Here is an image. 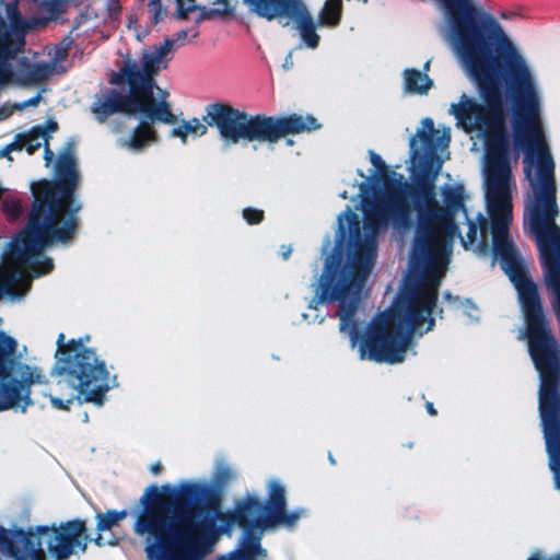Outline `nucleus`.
<instances>
[{"label":"nucleus","instance_id":"20e7f679","mask_svg":"<svg viewBox=\"0 0 560 560\" xmlns=\"http://www.w3.org/2000/svg\"><path fill=\"white\" fill-rule=\"evenodd\" d=\"M63 338V335L58 338L57 355H66L59 359L60 366L56 372L59 378L49 394L44 395L58 410H69L77 399L102 406L104 395L117 386L116 376L93 350L74 341L66 346Z\"/></svg>","mask_w":560,"mask_h":560},{"label":"nucleus","instance_id":"4468645a","mask_svg":"<svg viewBox=\"0 0 560 560\" xmlns=\"http://www.w3.org/2000/svg\"><path fill=\"white\" fill-rule=\"evenodd\" d=\"M45 375L37 366L22 364L18 369V380L4 385L5 396L9 399L7 406H0V410L21 407L22 411L32 404L30 387L34 384H42Z\"/></svg>","mask_w":560,"mask_h":560},{"label":"nucleus","instance_id":"9b49d317","mask_svg":"<svg viewBox=\"0 0 560 560\" xmlns=\"http://www.w3.org/2000/svg\"><path fill=\"white\" fill-rule=\"evenodd\" d=\"M252 13L268 21H285L293 23L299 30L302 40L310 48H316L319 36L315 32V23L302 0H243Z\"/></svg>","mask_w":560,"mask_h":560},{"label":"nucleus","instance_id":"f8f14e48","mask_svg":"<svg viewBox=\"0 0 560 560\" xmlns=\"http://www.w3.org/2000/svg\"><path fill=\"white\" fill-rule=\"evenodd\" d=\"M84 532L83 522L72 521L60 527H37L35 532L30 533L28 541L38 547L37 559L44 558L43 547L46 546L56 560H66L77 548L85 550Z\"/></svg>","mask_w":560,"mask_h":560},{"label":"nucleus","instance_id":"5701e85b","mask_svg":"<svg viewBox=\"0 0 560 560\" xmlns=\"http://www.w3.org/2000/svg\"><path fill=\"white\" fill-rule=\"evenodd\" d=\"M235 477V472L223 462L217 463L215 472L213 475V487H221Z\"/></svg>","mask_w":560,"mask_h":560},{"label":"nucleus","instance_id":"a19ab883","mask_svg":"<svg viewBox=\"0 0 560 560\" xmlns=\"http://www.w3.org/2000/svg\"><path fill=\"white\" fill-rule=\"evenodd\" d=\"M341 197L346 199L347 198L346 192L341 194Z\"/></svg>","mask_w":560,"mask_h":560},{"label":"nucleus","instance_id":"e433bc0d","mask_svg":"<svg viewBox=\"0 0 560 560\" xmlns=\"http://www.w3.org/2000/svg\"><path fill=\"white\" fill-rule=\"evenodd\" d=\"M291 252H292V249L290 247H285L282 253L283 258L284 259L289 258V256L291 255Z\"/></svg>","mask_w":560,"mask_h":560},{"label":"nucleus","instance_id":"cd10ccee","mask_svg":"<svg viewBox=\"0 0 560 560\" xmlns=\"http://www.w3.org/2000/svg\"><path fill=\"white\" fill-rule=\"evenodd\" d=\"M262 211L257 209L247 208L243 211V217L249 224L259 223L262 220Z\"/></svg>","mask_w":560,"mask_h":560},{"label":"nucleus","instance_id":"2eb2a0df","mask_svg":"<svg viewBox=\"0 0 560 560\" xmlns=\"http://www.w3.org/2000/svg\"><path fill=\"white\" fill-rule=\"evenodd\" d=\"M57 129L56 122H49L47 128L34 127L27 133L16 136L15 140L0 150V159L8 158L12 160L11 153L26 149L28 154L34 153L43 144L47 145L48 135Z\"/></svg>","mask_w":560,"mask_h":560},{"label":"nucleus","instance_id":"c85d7f7f","mask_svg":"<svg viewBox=\"0 0 560 560\" xmlns=\"http://www.w3.org/2000/svg\"><path fill=\"white\" fill-rule=\"evenodd\" d=\"M149 5V12L153 18L154 22H158L160 15L162 14V9L160 4V0H147Z\"/></svg>","mask_w":560,"mask_h":560},{"label":"nucleus","instance_id":"473e14b6","mask_svg":"<svg viewBox=\"0 0 560 560\" xmlns=\"http://www.w3.org/2000/svg\"><path fill=\"white\" fill-rule=\"evenodd\" d=\"M45 160H46L47 164H49L52 160V152L49 151V149L47 147L45 148Z\"/></svg>","mask_w":560,"mask_h":560},{"label":"nucleus","instance_id":"ddd939ff","mask_svg":"<svg viewBox=\"0 0 560 560\" xmlns=\"http://www.w3.org/2000/svg\"><path fill=\"white\" fill-rule=\"evenodd\" d=\"M451 142V130L445 126L434 127L431 118L421 120V126L416 135L410 139L412 172L416 173L418 167H422L429 160L432 162L436 159L434 175L441 168L442 158Z\"/></svg>","mask_w":560,"mask_h":560},{"label":"nucleus","instance_id":"393cba45","mask_svg":"<svg viewBox=\"0 0 560 560\" xmlns=\"http://www.w3.org/2000/svg\"><path fill=\"white\" fill-rule=\"evenodd\" d=\"M208 488L206 482H187L180 486V491L185 494H198Z\"/></svg>","mask_w":560,"mask_h":560},{"label":"nucleus","instance_id":"b1692460","mask_svg":"<svg viewBox=\"0 0 560 560\" xmlns=\"http://www.w3.org/2000/svg\"><path fill=\"white\" fill-rule=\"evenodd\" d=\"M15 348L16 341L4 332H0V352L3 354H12Z\"/></svg>","mask_w":560,"mask_h":560},{"label":"nucleus","instance_id":"ea45409f","mask_svg":"<svg viewBox=\"0 0 560 560\" xmlns=\"http://www.w3.org/2000/svg\"><path fill=\"white\" fill-rule=\"evenodd\" d=\"M163 491L170 492V491H172V489L170 487H163Z\"/></svg>","mask_w":560,"mask_h":560},{"label":"nucleus","instance_id":"58836bf2","mask_svg":"<svg viewBox=\"0 0 560 560\" xmlns=\"http://www.w3.org/2000/svg\"><path fill=\"white\" fill-rule=\"evenodd\" d=\"M429 67H430V61H428L425 65H424V70L428 71L429 70Z\"/></svg>","mask_w":560,"mask_h":560},{"label":"nucleus","instance_id":"f3484780","mask_svg":"<svg viewBox=\"0 0 560 560\" xmlns=\"http://www.w3.org/2000/svg\"><path fill=\"white\" fill-rule=\"evenodd\" d=\"M208 132V127L198 118L180 121L176 127L171 130L170 137L178 138L183 144H186L189 139L202 137Z\"/></svg>","mask_w":560,"mask_h":560},{"label":"nucleus","instance_id":"79ce46f5","mask_svg":"<svg viewBox=\"0 0 560 560\" xmlns=\"http://www.w3.org/2000/svg\"><path fill=\"white\" fill-rule=\"evenodd\" d=\"M151 490H152L153 492H158V488H155V487H154V488H152Z\"/></svg>","mask_w":560,"mask_h":560},{"label":"nucleus","instance_id":"dca6fc26","mask_svg":"<svg viewBox=\"0 0 560 560\" xmlns=\"http://www.w3.org/2000/svg\"><path fill=\"white\" fill-rule=\"evenodd\" d=\"M175 5L177 16L187 19L189 14L197 13H222L228 10V3L224 0H168Z\"/></svg>","mask_w":560,"mask_h":560},{"label":"nucleus","instance_id":"7ed1b4c3","mask_svg":"<svg viewBox=\"0 0 560 560\" xmlns=\"http://www.w3.org/2000/svg\"><path fill=\"white\" fill-rule=\"evenodd\" d=\"M56 177V183L43 180L32 186L35 200L30 223L0 272V291L10 295H23L34 277L50 272L52 261L42 252L50 244L67 242L75 233L80 205L73 200V190L79 175L70 149L59 155Z\"/></svg>","mask_w":560,"mask_h":560},{"label":"nucleus","instance_id":"f704fd0d","mask_svg":"<svg viewBox=\"0 0 560 560\" xmlns=\"http://www.w3.org/2000/svg\"><path fill=\"white\" fill-rule=\"evenodd\" d=\"M110 5V11H114L118 8L116 0H106ZM109 15L112 16V12H109Z\"/></svg>","mask_w":560,"mask_h":560},{"label":"nucleus","instance_id":"aec40b11","mask_svg":"<svg viewBox=\"0 0 560 560\" xmlns=\"http://www.w3.org/2000/svg\"><path fill=\"white\" fill-rule=\"evenodd\" d=\"M255 556L264 558L266 552L260 547L259 538H252L245 534L241 542V549L231 555V560H253Z\"/></svg>","mask_w":560,"mask_h":560},{"label":"nucleus","instance_id":"72a5a7b5","mask_svg":"<svg viewBox=\"0 0 560 560\" xmlns=\"http://www.w3.org/2000/svg\"><path fill=\"white\" fill-rule=\"evenodd\" d=\"M8 377V373L4 366L0 365V381L3 382Z\"/></svg>","mask_w":560,"mask_h":560},{"label":"nucleus","instance_id":"bb28decb","mask_svg":"<svg viewBox=\"0 0 560 560\" xmlns=\"http://www.w3.org/2000/svg\"><path fill=\"white\" fill-rule=\"evenodd\" d=\"M3 210L11 218L16 217L21 211L20 202L13 198L3 201Z\"/></svg>","mask_w":560,"mask_h":560},{"label":"nucleus","instance_id":"1a4fd4ad","mask_svg":"<svg viewBox=\"0 0 560 560\" xmlns=\"http://www.w3.org/2000/svg\"><path fill=\"white\" fill-rule=\"evenodd\" d=\"M172 47L173 40L166 39L159 46L145 48L140 60L129 59L125 62L114 82L127 83L131 92H136L141 98L158 103V92L161 89L155 84L154 77L167 67Z\"/></svg>","mask_w":560,"mask_h":560},{"label":"nucleus","instance_id":"0eeeda50","mask_svg":"<svg viewBox=\"0 0 560 560\" xmlns=\"http://www.w3.org/2000/svg\"><path fill=\"white\" fill-rule=\"evenodd\" d=\"M191 513H183L176 517V526L180 533L173 539L167 527L164 512L153 510L139 518L135 532L145 537L147 552L156 560H197L211 550V546L203 541L202 529L192 523Z\"/></svg>","mask_w":560,"mask_h":560},{"label":"nucleus","instance_id":"39448f33","mask_svg":"<svg viewBox=\"0 0 560 560\" xmlns=\"http://www.w3.org/2000/svg\"><path fill=\"white\" fill-rule=\"evenodd\" d=\"M203 119L208 125L218 127L226 144H236L241 141L272 144L289 133H301L319 128L316 119L311 115L248 116L244 112L222 104L209 105Z\"/></svg>","mask_w":560,"mask_h":560},{"label":"nucleus","instance_id":"7c9ffc66","mask_svg":"<svg viewBox=\"0 0 560 560\" xmlns=\"http://www.w3.org/2000/svg\"><path fill=\"white\" fill-rule=\"evenodd\" d=\"M528 560H560V553L551 558H546L540 551H536L528 558Z\"/></svg>","mask_w":560,"mask_h":560},{"label":"nucleus","instance_id":"6ab92c4d","mask_svg":"<svg viewBox=\"0 0 560 560\" xmlns=\"http://www.w3.org/2000/svg\"><path fill=\"white\" fill-rule=\"evenodd\" d=\"M405 89L410 93L424 94L433 85L427 73L413 69H407L404 73Z\"/></svg>","mask_w":560,"mask_h":560},{"label":"nucleus","instance_id":"423d86ee","mask_svg":"<svg viewBox=\"0 0 560 560\" xmlns=\"http://www.w3.org/2000/svg\"><path fill=\"white\" fill-rule=\"evenodd\" d=\"M26 23L15 4L0 3V92L10 86H34L62 72L57 62L14 57L24 45Z\"/></svg>","mask_w":560,"mask_h":560},{"label":"nucleus","instance_id":"6e6552de","mask_svg":"<svg viewBox=\"0 0 560 560\" xmlns=\"http://www.w3.org/2000/svg\"><path fill=\"white\" fill-rule=\"evenodd\" d=\"M131 93L132 97L130 98L116 94L100 98L93 104V112L102 119L115 112L140 116L139 124L128 135L117 139V145L132 153H141L159 142L160 138L154 128V121L171 125L176 121V117L171 110V105L167 102L168 93L165 90H159L158 103H154L153 100L141 98L136 92Z\"/></svg>","mask_w":560,"mask_h":560},{"label":"nucleus","instance_id":"4c0bfd02","mask_svg":"<svg viewBox=\"0 0 560 560\" xmlns=\"http://www.w3.org/2000/svg\"><path fill=\"white\" fill-rule=\"evenodd\" d=\"M292 65V55L290 54L284 62V67H290Z\"/></svg>","mask_w":560,"mask_h":560},{"label":"nucleus","instance_id":"a211bd4d","mask_svg":"<svg viewBox=\"0 0 560 560\" xmlns=\"http://www.w3.org/2000/svg\"><path fill=\"white\" fill-rule=\"evenodd\" d=\"M127 516L126 511L116 512L109 511L105 514H101L97 516V529L100 532L98 537L95 539L98 546L105 545H116L115 540L104 538L103 534L106 530H109L114 526H116L121 520Z\"/></svg>","mask_w":560,"mask_h":560},{"label":"nucleus","instance_id":"f03ea898","mask_svg":"<svg viewBox=\"0 0 560 560\" xmlns=\"http://www.w3.org/2000/svg\"><path fill=\"white\" fill-rule=\"evenodd\" d=\"M494 260L501 265L514 284L524 327L518 339L527 341L528 351L540 377L539 412L544 427L549 467L560 490V362L558 343L546 319L537 285L529 278L513 244H492ZM544 282L560 324V244H538Z\"/></svg>","mask_w":560,"mask_h":560},{"label":"nucleus","instance_id":"f257e3e1","mask_svg":"<svg viewBox=\"0 0 560 560\" xmlns=\"http://www.w3.org/2000/svg\"><path fill=\"white\" fill-rule=\"evenodd\" d=\"M364 2L366 0H363ZM445 24L441 36L451 45L467 75L477 84L483 104L463 94L450 108L457 126L472 136V150L479 142L486 154L482 174L486 188L488 226L502 232L512 222V198L516 184L511 162L521 150L525 177L532 192L528 171L550 165V150L541 121L542 96L537 77L520 49L491 16L477 20L470 0H438ZM341 0H327L319 13V25L339 23Z\"/></svg>","mask_w":560,"mask_h":560},{"label":"nucleus","instance_id":"a878e982","mask_svg":"<svg viewBox=\"0 0 560 560\" xmlns=\"http://www.w3.org/2000/svg\"><path fill=\"white\" fill-rule=\"evenodd\" d=\"M370 161L374 167V173H373L372 177H375L377 175H383L386 167H385V163L382 160V158L378 154L371 151L370 152Z\"/></svg>","mask_w":560,"mask_h":560},{"label":"nucleus","instance_id":"c9c22d12","mask_svg":"<svg viewBox=\"0 0 560 560\" xmlns=\"http://www.w3.org/2000/svg\"><path fill=\"white\" fill-rule=\"evenodd\" d=\"M427 409H428V412L431 415V416H434L436 413L434 407H433V404L431 402H428L427 404Z\"/></svg>","mask_w":560,"mask_h":560},{"label":"nucleus","instance_id":"9d476101","mask_svg":"<svg viewBox=\"0 0 560 560\" xmlns=\"http://www.w3.org/2000/svg\"><path fill=\"white\" fill-rule=\"evenodd\" d=\"M268 500L265 508L256 495H248L240 506V512L255 516L257 527L261 530L273 528L277 525L292 527L305 514L303 509L292 512L285 510V489L278 480H270L267 486Z\"/></svg>","mask_w":560,"mask_h":560},{"label":"nucleus","instance_id":"412c9836","mask_svg":"<svg viewBox=\"0 0 560 560\" xmlns=\"http://www.w3.org/2000/svg\"><path fill=\"white\" fill-rule=\"evenodd\" d=\"M42 100V94L38 93L36 96L21 103H15L13 105L5 104L0 107V120L7 119L12 115L14 110H23L27 107H35L39 104Z\"/></svg>","mask_w":560,"mask_h":560},{"label":"nucleus","instance_id":"c756f323","mask_svg":"<svg viewBox=\"0 0 560 560\" xmlns=\"http://www.w3.org/2000/svg\"><path fill=\"white\" fill-rule=\"evenodd\" d=\"M463 313L466 314L468 317L472 318V319H477L478 318V310L477 307L471 304L470 302H466L463 306Z\"/></svg>","mask_w":560,"mask_h":560},{"label":"nucleus","instance_id":"4be33fe9","mask_svg":"<svg viewBox=\"0 0 560 560\" xmlns=\"http://www.w3.org/2000/svg\"><path fill=\"white\" fill-rule=\"evenodd\" d=\"M42 100V94L38 93L36 96L21 103H15L13 105L5 104L0 107V120L7 119L12 115L14 110H23L27 107H35L39 104Z\"/></svg>","mask_w":560,"mask_h":560},{"label":"nucleus","instance_id":"2f4dec72","mask_svg":"<svg viewBox=\"0 0 560 560\" xmlns=\"http://www.w3.org/2000/svg\"><path fill=\"white\" fill-rule=\"evenodd\" d=\"M150 469L154 475H158L161 471L162 467L160 463H156L151 465Z\"/></svg>","mask_w":560,"mask_h":560}]
</instances>
